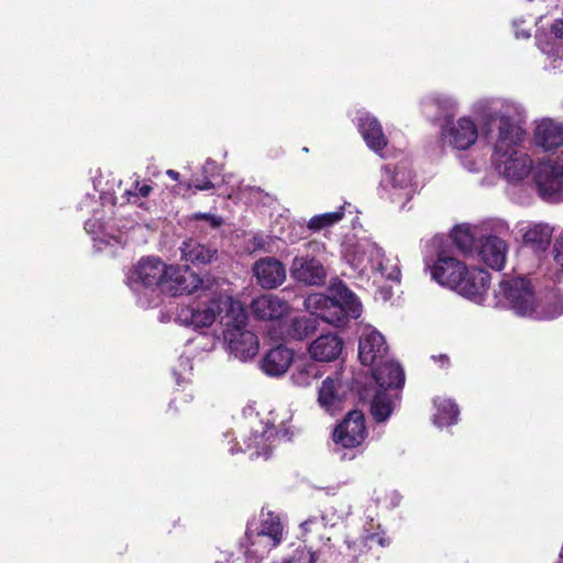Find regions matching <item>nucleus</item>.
Instances as JSON below:
<instances>
[{"mask_svg": "<svg viewBox=\"0 0 563 563\" xmlns=\"http://www.w3.org/2000/svg\"><path fill=\"white\" fill-rule=\"evenodd\" d=\"M483 124L484 137L494 148L493 164L504 178L519 181L534 172L530 156L518 150L526 135L519 118L505 108L500 112H485Z\"/></svg>", "mask_w": 563, "mask_h": 563, "instance_id": "1", "label": "nucleus"}, {"mask_svg": "<svg viewBox=\"0 0 563 563\" xmlns=\"http://www.w3.org/2000/svg\"><path fill=\"white\" fill-rule=\"evenodd\" d=\"M330 296L311 295L305 300L311 314L291 318L285 327L288 340L302 341L314 334L319 319L334 327H344L350 319H357L362 313V303L344 283L334 282L330 286Z\"/></svg>", "mask_w": 563, "mask_h": 563, "instance_id": "2", "label": "nucleus"}, {"mask_svg": "<svg viewBox=\"0 0 563 563\" xmlns=\"http://www.w3.org/2000/svg\"><path fill=\"white\" fill-rule=\"evenodd\" d=\"M212 307L200 312L186 309L184 319L199 329L210 327L219 318L229 353L241 361L253 358L258 353L260 343L257 336L245 329L247 313L242 303L232 297H220Z\"/></svg>", "mask_w": 563, "mask_h": 563, "instance_id": "3", "label": "nucleus"}, {"mask_svg": "<svg viewBox=\"0 0 563 563\" xmlns=\"http://www.w3.org/2000/svg\"><path fill=\"white\" fill-rule=\"evenodd\" d=\"M224 279L211 275L203 277L196 274L188 266H169L165 289L173 296H180L184 294H192L200 291L198 301L181 308L179 319L187 325H191L189 321L184 319V310L192 309L194 311H205L207 308H212L213 302L220 297H231L222 289Z\"/></svg>", "mask_w": 563, "mask_h": 563, "instance_id": "4", "label": "nucleus"}, {"mask_svg": "<svg viewBox=\"0 0 563 563\" xmlns=\"http://www.w3.org/2000/svg\"><path fill=\"white\" fill-rule=\"evenodd\" d=\"M499 294L506 300V303L517 314L530 317H551L560 312L563 307V299L559 308L545 310L543 308H532L536 295L531 283L526 277H512L504 279L499 285Z\"/></svg>", "mask_w": 563, "mask_h": 563, "instance_id": "5", "label": "nucleus"}, {"mask_svg": "<svg viewBox=\"0 0 563 563\" xmlns=\"http://www.w3.org/2000/svg\"><path fill=\"white\" fill-rule=\"evenodd\" d=\"M412 178V172L406 165H384L377 188L379 197L404 209L416 192Z\"/></svg>", "mask_w": 563, "mask_h": 563, "instance_id": "6", "label": "nucleus"}, {"mask_svg": "<svg viewBox=\"0 0 563 563\" xmlns=\"http://www.w3.org/2000/svg\"><path fill=\"white\" fill-rule=\"evenodd\" d=\"M533 180L539 195L547 201L563 199V152L553 161L539 163L534 167Z\"/></svg>", "mask_w": 563, "mask_h": 563, "instance_id": "7", "label": "nucleus"}, {"mask_svg": "<svg viewBox=\"0 0 563 563\" xmlns=\"http://www.w3.org/2000/svg\"><path fill=\"white\" fill-rule=\"evenodd\" d=\"M169 266L158 257H144L139 261L128 277L129 286L133 291L142 289L154 290L157 287L165 289Z\"/></svg>", "mask_w": 563, "mask_h": 563, "instance_id": "8", "label": "nucleus"}, {"mask_svg": "<svg viewBox=\"0 0 563 563\" xmlns=\"http://www.w3.org/2000/svg\"><path fill=\"white\" fill-rule=\"evenodd\" d=\"M261 525L249 522L245 531V541L252 547L263 544V552H269L277 547L283 537V527L278 516L273 512L261 514Z\"/></svg>", "mask_w": 563, "mask_h": 563, "instance_id": "9", "label": "nucleus"}, {"mask_svg": "<svg viewBox=\"0 0 563 563\" xmlns=\"http://www.w3.org/2000/svg\"><path fill=\"white\" fill-rule=\"evenodd\" d=\"M367 437L365 416L361 410H351L335 427L332 439L335 445L344 449L360 446Z\"/></svg>", "mask_w": 563, "mask_h": 563, "instance_id": "10", "label": "nucleus"}, {"mask_svg": "<svg viewBox=\"0 0 563 563\" xmlns=\"http://www.w3.org/2000/svg\"><path fill=\"white\" fill-rule=\"evenodd\" d=\"M426 266L431 271L432 279L454 291L465 267L464 263L449 255L443 249L439 250L437 261L432 265L427 263Z\"/></svg>", "mask_w": 563, "mask_h": 563, "instance_id": "11", "label": "nucleus"}, {"mask_svg": "<svg viewBox=\"0 0 563 563\" xmlns=\"http://www.w3.org/2000/svg\"><path fill=\"white\" fill-rule=\"evenodd\" d=\"M455 289L461 296L482 302L490 285V274L483 268L466 266Z\"/></svg>", "mask_w": 563, "mask_h": 563, "instance_id": "12", "label": "nucleus"}, {"mask_svg": "<svg viewBox=\"0 0 563 563\" xmlns=\"http://www.w3.org/2000/svg\"><path fill=\"white\" fill-rule=\"evenodd\" d=\"M290 277L306 286H321L325 283L327 272L320 261L309 255L296 256L289 268Z\"/></svg>", "mask_w": 563, "mask_h": 563, "instance_id": "13", "label": "nucleus"}, {"mask_svg": "<svg viewBox=\"0 0 563 563\" xmlns=\"http://www.w3.org/2000/svg\"><path fill=\"white\" fill-rule=\"evenodd\" d=\"M388 356L385 338L377 330L364 332L358 340V358L365 366L373 367Z\"/></svg>", "mask_w": 563, "mask_h": 563, "instance_id": "14", "label": "nucleus"}, {"mask_svg": "<svg viewBox=\"0 0 563 563\" xmlns=\"http://www.w3.org/2000/svg\"><path fill=\"white\" fill-rule=\"evenodd\" d=\"M253 275L256 283L265 289H274L286 279V267L276 257H263L253 265Z\"/></svg>", "mask_w": 563, "mask_h": 563, "instance_id": "15", "label": "nucleus"}, {"mask_svg": "<svg viewBox=\"0 0 563 563\" xmlns=\"http://www.w3.org/2000/svg\"><path fill=\"white\" fill-rule=\"evenodd\" d=\"M442 136L454 148L466 150L476 142L478 133L471 119L461 118L452 126L443 128Z\"/></svg>", "mask_w": 563, "mask_h": 563, "instance_id": "16", "label": "nucleus"}, {"mask_svg": "<svg viewBox=\"0 0 563 563\" xmlns=\"http://www.w3.org/2000/svg\"><path fill=\"white\" fill-rule=\"evenodd\" d=\"M181 260L194 266L211 265L219 260V251L216 246L201 243L196 239H188L180 246Z\"/></svg>", "mask_w": 563, "mask_h": 563, "instance_id": "17", "label": "nucleus"}, {"mask_svg": "<svg viewBox=\"0 0 563 563\" xmlns=\"http://www.w3.org/2000/svg\"><path fill=\"white\" fill-rule=\"evenodd\" d=\"M533 144L543 151H552L563 145V123L542 119L536 123Z\"/></svg>", "mask_w": 563, "mask_h": 563, "instance_id": "18", "label": "nucleus"}, {"mask_svg": "<svg viewBox=\"0 0 563 563\" xmlns=\"http://www.w3.org/2000/svg\"><path fill=\"white\" fill-rule=\"evenodd\" d=\"M373 377L380 390L402 388L405 384V372L401 365L388 356L372 367Z\"/></svg>", "mask_w": 563, "mask_h": 563, "instance_id": "19", "label": "nucleus"}, {"mask_svg": "<svg viewBox=\"0 0 563 563\" xmlns=\"http://www.w3.org/2000/svg\"><path fill=\"white\" fill-rule=\"evenodd\" d=\"M343 340L334 334L327 333L318 336L309 346L310 356L318 362H332L339 358L343 351Z\"/></svg>", "mask_w": 563, "mask_h": 563, "instance_id": "20", "label": "nucleus"}, {"mask_svg": "<svg viewBox=\"0 0 563 563\" xmlns=\"http://www.w3.org/2000/svg\"><path fill=\"white\" fill-rule=\"evenodd\" d=\"M251 310L257 319L275 320L286 314L289 306L279 297L266 294L252 300Z\"/></svg>", "mask_w": 563, "mask_h": 563, "instance_id": "21", "label": "nucleus"}, {"mask_svg": "<svg viewBox=\"0 0 563 563\" xmlns=\"http://www.w3.org/2000/svg\"><path fill=\"white\" fill-rule=\"evenodd\" d=\"M507 244L496 235H487L481 240L478 256L489 267L500 271L506 262Z\"/></svg>", "mask_w": 563, "mask_h": 563, "instance_id": "22", "label": "nucleus"}, {"mask_svg": "<svg viewBox=\"0 0 563 563\" xmlns=\"http://www.w3.org/2000/svg\"><path fill=\"white\" fill-rule=\"evenodd\" d=\"M294 358L290 349L283 345L269 350L261 361V368L269 376L284 375L289 368Z\"/></svg>", "mask_w": 563, "mask_h": 563, "instance_id": "23", "label": "nucleus"}, {"mask_svg": "<svg viewBox=\"0 0 563 563\" xmlns=\"http://www.w3.org/2000/svg\"><path fill=\"white\" fill-rule=\"evenodd\" d=\"M355 250L357 253L368 255V262L371 263L373 269L379 271L382 275L385 276L387 279L399 280L400 269L396 265L387 267L384 264V250L379 247L377 244L372 242H365L357 244Z\"/></svg>", "mask_w": 563, "mask_h": 563, "instance_id": "24", "label": "nucleus"}, {"mask_svg": "<svg viewBox=\"0 0 563 563\" xmlns=\"http://www.w3.org/2000/svg\"><path fill=\"white\" fill-rule=\"evenodd\" d=\"M358 130L367 146L373 151L379 152L387 145V139L376 118L369 114L361 117L358 119Z\"/></svg>", "mask_w": 563, "mask_h": 563, "instance_id": "25", "label": "nucleus"}, {"mask_svg": "<svg viewBox=\"0 0 563 563\" xmlns=\"http://www.w3.org/2000/svg\"><path fill=\"white\" fill-rule=\"evenodd\" d=\"M341 384L338 379L327 377L319 389L318 401L322 408L330 413H333L340 408L342 396H341Z\"/></svg>", "mask_w": 563, "mask_h": 563, "instance_id": "26", "label": "nucleus"}, {"mask_svg": "<svg viewBox=\"0 0 563 563\" xmlns=\"http://www.w3.org/2000/svg\"><path fill=\"white\" fill-rule=\"evenodd\" d=\"M298 563H345L349 559L338 552L330 543L323 544L316 552L296 551Z\"/></svg>", "mask_w": 563, "mask_h": 563, "instance_id": "27", "label": "nucleus"}, {"mask_svg": "<svg viewBox=\"0 0 563 563\" xmlns=\"http://www.w3.org/2000/svg\"><path fill=\"white\" fill-rule=\"evenodd\" d=\"M552 233L553 229L549 224H533L523 233V243L536 252L545 251L551 243Z\"/></svg>", "mask_w": 563, "mask_h": 563, "instance_id": "28", "label": "nucleus"}, {"mask_svg": "<svg viewBox=\"0 0 563 563\" xmlns=\"http://www.w3.org/2000/svg\"><path fill=\"white\" fill-rule=\"evenodd\" d=\"M437 412L433 416V422L438 427H448L456 423L459 418V407L451 399H434Z\"/></svg>", "mask_w": 563, "mask_h": 563, "instance_id": "29", "label": "nucleus"}, {"mask_svg": "<svg viewBox=\"0 0 563 563\" xmlns=\"http://www.w3.org/2000/svg\"><path fill=\"white\" fill-rule=\"evenodd\" d=\"M561 299H563V291L559 289H545L544 291H539L536 295L534 303L532 305V308H543L545 310H553L559 308V303L561 302ZM563 313V306L562 310L554 316L551 317H533L538 320H550L554 319Z\"/></svg>", "mask_w": 563, "mask_h": 563, "instance_id": "30", "label": "nucleus"}, {"mask_svg": "<svg viewBox=\"0 0 563 563\" xmlns=\"http://www.w3.org/2000/svg\"><path fill=\"white\" fill-rule=\"evenodd\" d=\"M371 415L376 422H385L393 412V404L385 390H377L371 401Z\"/></svg>", "mask_w": 563, "mask_h": 563, "instance_id": "31", "label": "nucleus"}, {"mask_svg": "<svg viewBox=\"0 0 563 563\" xmlns=\"http://www.w3.org/2000/svg\"><path fill=\"white\" fill-rule=\"evenodd\" d=\"M451 240L457 251L464 255L471 254L474 250L475 239L468 227H455L451 233Z\"/></svg>", "mask_w": 563, "mask_h": 563, "instance_id": "32", "label": "nucleus"}, {"mask_svg": "<svg viewBox=\"0 0 563 563\" xmlns=\"http://www.w3.org/2000/svg\"><path fill=\"white\" fill-rule=\"evenodd\" d=\"M342 209L343 208L341 207L338 211L334 212H325L313 216L308 222V229L317 232L338 223L344 216Z\"/></svg>", "mask_w": 563, "mask_h": 563, "instance_id": "33", "label": "nucleus"}, {"mask_svg": "<svg viewBox=\"0 0 563 563\" xmlns=\"http://www.w3.org/2000/svg\"><path fill=\"white\" fill-rule=\"evenodd\" d=\"M319 371L314 364L297 367L291 375L294 384L298 386H310L318 378Z\"/></svg>", "mask_w": 563, "mask_h": 563, "instance_id": "34", "label": "nucleus"}, {"mask_svg": "<svg viewBox=\"0 0 563 563\" xmlns=\"http://www.w3.org/2000/svg\"><path fill=\"white\" fill-rule=\"evenodd\" d=\"M433 103L434 106L438 107L440 111V113L437 117V120L443 118L446 121V123H449L450 120L455 114L456 102L451 98H437L433 100Z\"/></svg>", "mask_w": 563, "mask_h": 563, "instance_id": "35", "label": "nucleus"}, {"mask_svg": "<svg viewBox=\"0 0 563 563\" xmlns=\"http://www.w3.org/2000/svg\"><path fill=\"white\" fill-rule=\"evenodd\" d=\"M267 552H263V544L252 547V543L246 542L245 563H260Z\"/></svg>", "mask_w": 563, "mask_h": 563, "instance_id": "36", "label": "nucleus"}, {"mask_svg": "<svg viewBox=\"0 0 563 563\" xmlns=\"http://www.w3.org/2000/svg\"><path fill=\"white\" fill-rule=\"evenodd\" d=\"M192 219L202 220L212 229H219L223 224L222 217L211 214V213L198 212L192 216Z\"/></svg>", "mask_w": 563, "mask_h": 563, "instance_id": "37", "label": "nucleus"}, {"mask_svg": "<svg viewBox=\"0 0 563 563\" xmlns=\"http://www.w3.org/2000/svg\"><path fill=\"white\" fill-rule=\"evenodd\" d=\"M541 49L544 54L552 56L554 58L563 59V49L560 48L556 43H547L541 46Z\"/></svg>", "mask_w": 563, "mask_h": 563, "instance_id": "38", "label": "nucleus"}, {"mask_svg": "<svg viewBox=\"0 0 563 563\" xmlns=\"http://www.w3.org/2000/svg\"><path fill=\"white\" fill-rule=\"evenodd\" d=\"M250 190H251L252 195H256V194L263 195V198L261 199V201L264 206L269 207L276 201L275 196H273L268 192H265L261 187L254 186V187H251Z\"/></svg>", "mask_w": 563, "mask_h": 563, "instance_id": "39", "label": "nucleus"}, {"mask_svg": "<svg viewBox=\"0 0 563 563\" xmlns=\"http://www.w3.org/2000/svg\"><path fill=\"white\" fill-rule=\"evenodd\" d=\"M554 261L556 264L563 266V233L556 239L554 243Z\"/></svg>", "mask_w": 563, "mask_h": 563, "instance_id": "40", "label": "nucleus"}, {"mask_svg": "<svg viewBox=\"0 0 563 563\" xmlns=\"http://www.w3.org/2000/svg\"><path fill=\"white\" fill-rule=\"evenodd\" d=\"M551 33L555 40L563 38V19L555 20L551 25Z\"/></svg>", "mask_w": 563, "mask_h": 563, "instance_id": "41", "label": "nucleus"}, {"mask_svg": "<svg viewBox=\"0 0 563 563\" xmlns=\"http://www.w3.org/2000/svg\"><path fill=\"white\" fill-rule=\"evenodd\" d=\"M192 186L198 190H210L214 187V185L208 179L201 181L197 179L196 183L192 184Z\"/></svg>", "mask_w": 563, "mask_h": 563, "instance_id": "42", "label": "nucleus"}, {"mask_svg": "<svg viewBox=\"0 0 563 563\" xmlns=\"http://www.w3.org/2000/svg\"><path fill=\"white\" fill-rule=\"evenodd\" d=\"M136 188H137L136 196H140V197H147L153 189L152 186L146 185V184L140 185L139 181H136Z\"/></svg>", "mask_w": 563, "mask_h": 563, "instance_id": "43", "label": "nucleus"}, {"mask_svg": "<svg viewBox=\"0 0 563 563\" xmlns=\"http://www.w3.org/2000/svg\"><path fill=\"white\" fill-rule=\"evenodd\" d=\"M434 362H439L440 366L445 368L450 365V357L446 354L432 355Z\"/></svg>", "mask_w": 563, "mask_h": 563, "instance_id": "44", "label": "nucleus"}, {"mask_svg": "<svg viewBox=\"0 0 563 563\" xmlns=\"http://www.w3.org/2000/svg\"><path fill=\"white\" fill-rule=\"evenodd\" d=\"M222 556H223L222 559L217 560L214 563H232L231 562L232 554L223 553Z\"/></svg>", "mask_w": 563, "mask_h": 563, "instance_id": "45", "label": "nucleus"}, {"mask_svg": "<svg viewBox=\"0 0 563 563\" xmlns=\"http://www.w3.org/2000/svg\"><path fill=\"white\" fill-rule=\"evenodd\" d=\"M166 175H167L168 177H170L172 179H174V180H178V179H179V173H178V172H176V170H174V169H168V170L166 172Z\"/></svg>", "mask_w": 563, "mask_h": 563, "instance_id": "46", "label": "nucleus"}, {"mask_svg": "<svg viewBox=\"0 0 563 563\" xmlns=\"http://www.w3.org/2000/svg\"><path fill=\"white\" fill-rule=\"evenodd\" d=\"M282 563H298L297 555L283 559Z\"/></svg>", "mask_w": 563, "mask_h": 563, "instance_id": "47", "label": "nucleus"}, {"mask_svg": "<svg viewBox=\"0 0 563 563\" xmlns=\"http://www.w3.org/2000/svg\"><path fill=\"white\" fill-rule=\"evenodd\" d=\"M313 522H314V519H308V520H306V521H303L301 523V527L307 531L308 530V526H310Z\"/></svg>", "mask_w": 563, "mask_h": 563, "instance_id": "48", "label": "nucleus"}, {"mask_svg": "<svg viewBox=\"0 0 563 563\" xmlns=\"http://www.w3.org/2000/svg\"><path fill=\"white\" fill-rule=\"evenodd\" d=\"M272 434H273V432L271 431V429L264 430L262 432V437H264L266 439H269Z\"/></svg>", "mask_w": 563, "mask_h": 563, "instance_id": "49", "label": "nucleus"}, {"mask_svg": "<svg viewBox=\"0 0 563 563\" xmlns=\"http://www.w3.org/2000/svg\"><path fill=\"white\" fill-rule=\"evenodd\" d=\"M363 262H364L363 258H360L357 261V263L355 264V267H360L361 269L365 268L366 265H364Z\"/></svg>", "mask_w": 563, "mask_h": 563, "instance_id": "50", "label": "nucleus"}, {"mask_svg": "<svg viewBox=\"0 0 563 563\" xmlns=\"http://www.w3.org/2000/svg\"><path fill=\"white\" fill-rule=\"evenodd\" d=\"M210 165H212V163L207 162V164H206V165H205V167H203L205 172H207V170H208V168H209V166H210Z\"/></svg>", "mask_w": 563, "mask_h": 563, "instance_id": "51", "label": "nucleus"}]
</instances>
